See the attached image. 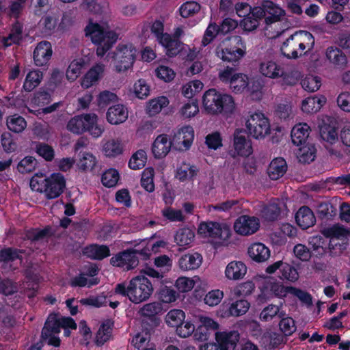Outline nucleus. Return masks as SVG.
Wrapping results in <instances>:
<instances>
[{"label":"nucleus","instance_id":"obj_1","mask_svg":"<svg viewBox=\"0 0 350 350\" xmlns=\"http://www.w3.org/2000/svg\"><path fill=\"white\" fill-rule=\"evenodd\" d=\"M152 292L153 284L145 275H137L132 278L128 286L124 283L118 284L115 288L116 294L128 297L134 304L147 300Z\"/></svg>","mask_w":350,"mask_h":350},{"label":"nucleus","instance_id":"obj_2","mask_svg":"<svg viewBox=\"0 0 350 350\" xmlns=\"http://www.w3.org/2000/svg\"><path fill=\"white\" fill-rule=\"evenodd\" d=\"M202 103L206 112L211 115H231L235 109V103L232 96L221 93L213 88L204 92Z\"/></svg>","mask_w":350,"mask_h":350},{"label":"nucleus","instance_id":"obj_3","mask_svg":"<svg viewBox=\"0 0 350 350\" xmlns=\"http://www.w3.org/2000/svg\"><path fill=\"white\" fill-rule=\"evenodd\" d=\"M85 35L90 37L96 45V55L103 57L116 42L118 35L111 30L105 29L98 23L90 22L85 28Z\"/></svg>","mask_w":350,"mask_h":350},{"label":"nucleus","instance_id":"obj_4","mask_svg":"<svg viewBox=\"0 0 350 350\" xmlns=\"http://www.w3.org/2000/svg\"><path fill=\"white\" fill-rule=\"evenodd\" d=\"M245 54V43L241 36L237 35L226 38L216 49V55L219 59L232 63L234 66Z\"/></svg>","mask_w":350,"mask_h":350},{"label":"nucleus","instance_id":"obj_5","mask_svg":"<svg viewBox=\"0 0 350 350\" xmlns=\"http://www.w3.org/2000/svg\"><path fill=\"white\" fill-rule=\"evenodd\" d=\"M150 250L148 247L142 250L126 249L116 254L110 258V264L124 271L134 269L139 264V256L144 260L149 258Z\"/></svg>","mask_w":350,"mask_h":350},{"label":"nucleus","instance_id":"obj_6","mask_svg":"<svg viewBox=\"0 0 350 350\" xmlns=\"http://www.w3.org/2000/svg\"><path fill=\"white\" fill-rule=\"evenodd\" d=\"M136 52L135 48L132 44H119L111 57L116 71L121 72L133 67Z\"/></svg>","mask_w":350,"mask_h":350},{"label":"nucleus","instance_id":"obj_7","mask_svg":"<svg viewBox=\"0 0 350 350\" xmlns=\"http://www.w3.org/2000/svg\"><path fill=\"white\" fill-rule=\"evenodd\" d=\"M245 125L250 135L255 139L264 138L270 133L269 120L262 113L252 114L247 120Z\"/></svg>","mask_w":350,"mask_h":350},{"label":"nucleus","instance_id":"obj_8","mask_svg":"<svg viewBox=\"0 0 350 350\" xmlns=\"http://www.w3.org/2000/svg\"><path fill=\"white\" fill-rule=\"evenodd\" d=\"M66 188V179L61 173H53L48 177L44 193L46 199H55L60 196Z\"/></svg>","mask_w":350,"mask_h":350},{"label":"nucleus","instance_id":"obj_9","mask_svg":"<svg viewBox=\"0 0 350 350\" xmlns=\"http://www.w3.org/2000/svg\"><path fill=\"white\" fill-rule=\"evenodd\" d=\"M278 270L281 273L279 278L282 280L294 282L299 278L297 269L293 265L282 260L276 261L269 265L266 268L265 271L268 274H273Z\"/></svg>","mask_w":350,"mask_h":350},{"label":"nucleus","instance_id":"obj_10","mask_svg":"<svg viewBox=\"0 0 350 350\" xmlns=\"http://www.w3.org/2000/svg\"><path fill=\"white\" fill-rule=\"evenodd\" d=\"M260 228V221L254 216L243 215L234 224L235 232L241 235L248 236L254 234Z\"/></svg>","mask_w":350,"mask_h":350},{"label":"nucleus","instance_id":"obj_11","mask_svg":"<svg viewBox=\"0 0 350 350\" xmlns=\"http://www.w3.org/2000/svg\"><path fill=\"white\" fill-rule=\"evenodd\" d=\"M239 338V334L236 331L215 333V340L219 350H234Z\"/></svg>","mask_w":350,"mask_h":350},{"label":"nucleus","instance_id":"obj_12","mask_svg":"<svg viewBox=\"0 0 350 350\" xmlns=\"http://www.w3.org/2000/svg\"><path fill=\"white\" fill-rule=\"evenodd\" d=\"M53 49L51 44L49 41H41L36 46L33 58L34 64L37 66L47 65L51 58Z\"/></svg>","mask_w":350,"mask_h":350},{"label":"nucleus","instance_id":"obj_13","mask_svg":"<svg viewBox=\"0 0 350 350\" xmlns=\"http://www.w3.org/2000/svg\"><path fill=\"white\" fill-rule=\"evenodd\" d=\"M260 72L265 77L271 79H277L282 77L284 83L286 84H292L291 82H287V77L288 76L284 72L282 67L273 61L263 62L260 64Z\"/></svg>","mask_w":350,"mask_h":350},{"label":"nucleus","instance_id":"obj_14","mask_svg":"<svg viewBox=\"0 0 350 350\" xmlns=\"http://www.w3.org/2000/svg\"><path fill=\"white\" fill-rule=\"evenodd\" d=\"M234 148L239 156L248 157L252 153V146L250 140L247 139L245 131L236 129L234 133Z\"/></svg>","mask_w":350,"mask_h":350},{"label":"nucleus","instance_id":"obj_15","mask_svg":"<svg viewBox=\"0 0 350 350\" xmlns=\"http://www.w3.org/2000/svg\"><path fill=\"white\" fill-rule=\"evenodd\" d=\"M175 144L173 138L169 139L167 135L161 134L157 137L152 146V152L156 159L165 157L170 148Z\"/></svg>","mask_w":350,"mask_h":350},{"label":"nucleus","instance_id":"obj_16","mask_svg":"<svg viewBox=\"0 0 350 350\" xmlns=\"http://www.w3.org/2000/svg\"><path fill=\"white\" fill-rule=\"evenodd\" d=\"M202 262V256L198 252L187 253L178 258V266L183 271L196 270Z\"/></svg>","mask_w":350,"mask_h":350},{"label":"nucleus","instance_id":"obj_17","mask_svg":"<svg viewBox=\"0 0 350 350\" xmlns=\"http://www.w3.org/2000/svg\"><path fill=\"white\" fill-rule=\"evenodd\" d=\"M83 254L86 257L96 260H102L111 255L109 246L97 243L85 246L83 249Z\"/></svg>","mask_w":350,"mask_h":350},{"label":"nucleus","instance_id":"obj_18","mask_svg":"<svg viewBox=\"0 0 350 350\" xmlns=\"http://www.w3.org/2000/svg\"><path fill=\"white\" fill-rule=\"evenodd\" d=\"M264 9L266 14L265 23L271 25L280 21L285 15V11L277 4L269 0H264Z\"/></svg>","mask_w":350,"mask_h":350},{"label":"nucleus","instance_id":"obj_19","mask_svg":"<svg viewBox=\"0 0 350 350\" xmlns=\"http://www.w3.org/2000/svg\"><path fill=\"white\" fill-rule=\"evenodd\" d=\"M311 256L321 258L329 254V245L327 239L321 236H313L309 239Z\"/></svg>","mask_w":350,"mask_h":350},{"label":"nucleus","instance_id":"obj_20","mask_svg":"<svg viewBox=\"0 0 350 350\" xmlns=\"http://www.w3.org/2000/svg\"><path fill=\"white\" fill-rule=\"evenodd\" d=\"M295 221L301 228L305 230L314 225L316 217L308 206H303L296 213Z\"/></svg>","mask_w":350,"mask_h":350},{"label":"nucleus","instance_id":"obj_21","mask_svg":"<svg viewBox=\"0 0 350 350\" xmlns=\"http://www.w3.org/2000/svg\"><path fill=\"white\" fill-rule=\"evenodd\" d=\"M175 144L183 145L185 150H188L194 139V131L191 126H184L180 128L172 137Z\"/></svg>","mask_w":350,"mask_h":350},{"label":"nucleus","instance_id":"obj_22","mask_svg":"<svg viewBox=\"0 0 350 350\" xmlns=\"http://www.w3.org/2000/svg\"><path fill=\"white\" fill-rule=\"evenodd\" d=\"M128 118L127 109L121 104L110 107L107 112V120L111 124H120Z\"/></svg>","mask_w":350,"mask_h":350},{"label":"nucleus","instance_id":"obj_23","mask_svg":"<svg viewBox=\"0 0 350 350\" xmlns=\"http://www.w3.org/2000/svg\"><path fill=\"white\" fill-rule=\"evenodd\" d=\"M299 41V31H296L283 42L280 48L282 54L288 59L298 58L297 42Z\"/></svg>","mask_w":350,"mask_h":350},{"label":"nucleus","instance_id":"obj_24","mask_svg":"<svg viewBox=\"0 0 350 350\" xmlns=\"http://www.w3.org/2000/svg\"><path fill=\"white\" fill-rule=\"evenodd\" d=\"M249 256L256 262L267 261L270 257V250L264 243H252L247 250Z\"/></svg>","mask_w":350,"mask_h":350},{"label":"nucleus","instance_id":"obj_25","mask_svg":"<svg viewBox=\"0 0 350 350\" xmlns=\"http://www.w3.org/2000/svg\"><path fill=\"white\" fill-rule=\"evenodd\" d=\"M61 332V317L57 314L51 313L47 317L41 332V337L46 340L51 334Z\"/></svg>","mask_w":350,"mask_h":350},{"label":"nucleus","instance_id":"obj_26","mask_svg":"<svg viewBox=\"0 0 350 350\" xmlns=\"http://www.w3.org/2000/svg\"><path fill=\"white\" fill-rule=\"evenodd\" d=\"M287 168V163L284 158H275L269 165L267 174L270 179L277 180L285 174Z\"/></svg>","mask_w":350,"mask_h":350},{"label":"nucleus","instance_id":"obj_27","mask_svg":"<svg viewBox=\"0 0 350 350\" xmlns=\"http://www.w3.org/2000/svg\"><path fill=\"white\" fill-rule=\"evenodd\" d=\"M114 327V322L111 319L105 320L100 325L96 334L95 344L98 347L103 346L111 338L112 331Z\"/></svg>","mask_w":350,"mask_h":350},{"label":"nucleus","instance_id":"obj_28","mask_svg":"<svg viewBox=\"0 0 350 350\" xmlns=\"http://www.w3.org/2000/svg\"><path fill=\"white\" fill-rule=\"evenodd\" d=\"M91 118V114L87 113L72 118L67 124V129L75 134L86 132L87 126Z\"/></svg>","mask_w":350,"mask_h":350},{"label":"nucleus","instance_id":"obj_29","mask_svg":"<svg viewBox=\"0 0 350 350\" xmlns=\"http://www.w3.org/2000/svg\"><path fill=\"white\" fill-rule=\"evenodd\" d=\"M247 273V267L241 261H232L228 264L225 275L229 280H238L243 278Z\"/></svg>","mask_w":350,"mask_h":350},{"label":"nucleus","instance_id":"obj_30","mask_svg":"<svg viewBox=\"0 0 350 350\" xmlns=\"http://www.w3.org/2000/svg\"><path fill=\"white\" fill-rule=\"evenodd\" d=\"M326 57L331 64L339 68H345L347 64V57L343 51L336 46H329L325 53Z\"/></svg>","mask_w":350,"mask_h":350},{"label":"nucleus","instance_id":"obj_31","mask_svg":"<svg viewBox=\"0 0 350 350\" xmlns=\"http://www.w3.org/2000/svg\"><path fill=\"white\" fill-rule=\"evenodd\" d=\"M310 126L306 123L296 124L291 131V139L293 144L299 146L304 144L309 137Z\"/></svg>","mask_w":350,"mask_h":350},{"label":"nucleus","instance_id":"obj_32","mask_svg":"<svg viewBox=\"0 0 350 350\" xmlns=\"http://www.w3.org/2000/svg\"><path fill=\"white\" fill-rule=\"evenodd\" d=\"M325 103L326 98L323 96L321 97H308L302 101L301 110L306 113H316L321 109Z\"/></svg>","mask_w":350,"mask_h":350},{"label":"nucleus","instance_id":"obj_33","mask_svg":"<svg viewBox=\"0 0 350 350\" xmlns=\"http://www.w3.org/2000/svg\"><path fill=\"white\" fill-rule=\"evenodd\" d=\"M43 78V72L40 70H30L26 75L23 85V90L26 92L33 91L41 83Z\"/></svg>","mask_w":350,"mask_h":350},{"label":"nucleus","instance_id":"obj_34","mask_svg":"<svg viewBox=\"0 0 350 350\" xmlns=\"http://www.w3.org/2000/svg\"><path fill=\"white\" fill-rule=\"evenodd\" d=\"M161 285L157 292V297L159 301L165 304L174 302L179 297V293L177 292L174 287L168 286L161 283Z\"/></svg>","mask_w":350,"mask_h":350},{"label":"nucleus","instance_id":"obj_35","mask_svg":"<svg viewBox=\"0 0 350 350\" xmlns=\"http://www.w3.org/2000/svg\"><path fill=\"white\" fill-rule=\"evenodd\" d=\"M199 169L189 163H183L176 170V177L180 181L193 180L198 175Z\"/></svg>","mask_w":350,"mask_h":350},{"label":"nucleus","instance_id":"obj_36","mask_svg":"<svg viewBox=\"0 0 350 350\" xmlns=\"http://www.w3.org/2000/svg\"><path fill=\"white\" fill-rule=\"evenodd\" d=\"M103 72L102 66L96 64L91 68L82 77L81 85L83 88H89L92 86L100 78V74Z\"/></svg>","mask_w":350,"mask_h":350},{"label":"nucleus","instance_id":"obj_37","mask_svg":"<svg viewBox=\"0 0 350 350\" xmlns=\"http://www.w3.org/2000/svg\"><path fill=\"white\" fill-rule=\"evenodd\" d=\"M299 40L297 42V51H301L299 56L306 54V51L304 52L305 49H307L308 51H310L313 49L314 38L311 33L306 31H299Z\"/></svg>","mask_w":350,"mask_h":350},{"label":"nucleus","instance_id":"obj_38","mask_svg":"<svg viewBox=\"0 0 350 350\" xmlns=\"http://www.w3.org/2000/svg\"><path fill=\"white\" fill-rule=\"evenodd\" d=\"M281 213V208L278 204L271 202L262 206L260 210V216L267 221H274L277 220Z\"/></svg>","mask_w":350,"mask_h":350},{"label":"nucleus","instance_id":"obj_39","mask_svg":"<svg viewBox=\"0 0 350 350\" xmlns=\"http://www.w3.org/2000/svg\"><path fill=\"white\" fill-rule=\"evenodd\" d=\"M85 61L83 58L75 59L69 64L66 70V78L68 81H75L81 73L85 66Z\"/></svg>","mask_w":350,"mask_h":350},{"label":"nucleus","instance_id":"obj_40","mask_svg":"<svg viewBox=\"0 0 350 350\" xmlns=\"http://www.w3.org/2000/svg\"><path fill=\"white\" fill-rule=\"evenodd\" d=\"M123 148L120 141L116 139H110L106 141L103 145V152L107 157H116L121 154Z\"/></svg>","mask_w":350,"mask_h":350},{"label":"nucleus","instance_id":"obj_41","mask_svg":"<svg viewBox=\"0 0 350 350\" xmlns=\"http://www.w3.org/2000/svg\"><path fill=\"white\" fill-rule=\"evenodd\" d=\"M349 239L327 240L329 245V256L332 257L341 255L349 245Z\"/></svg>","mask_w":350,"mask_h":350},{"label":"nucleus","instance_id":"obj_42","mask_svg":"<svg viewBox=\"0 0 350 350\" xmlns=\"http://www.w3.org/2000/svg\"><path fill=\"white\" fill-rule=\"evenodd\" d=\"M6 124L8 129L16 133L22 132L27 126L25 119L18 114L8 116Z\"/></svg>","mask_w":350,"mask_h":350},{"label":"nucleus","instance_id":"obj_43","mask_svg":"<svg viewBox=\"0 0 350 350\" xmlns=\"http://www.w3.org/2000/svg\"><path fill=\"white\" fill-rule=\"evenodd\" d=\"M250 85L248 77L243 73H237L230 83V88L233 92L238 94L243 92Z\"/></svg>","mask_w":350,"mask_h":350},{"label":"nucleus","instance_id":"obj_44","mask_svg":"<svg viewBox=\"0 0 350 350\" xmlns=\"http://www.w3.org/2000/svg\"><path fill=\"white\" fill-rule=\"evenodd\" d=\"M250 306V304L246 299H239L232 302L228 308V315L239 317L245 314Z\"/></svg>","mask_w":350,"mask_h":350},{"label":"nucleus","instance_id":"obj_45","mask_svg":"<svg viewBox=\"0 0 350 350\" xmlns=\"http://www.w3.org/2000/svg\"><path fill=\"white\" fill-rule=\"evenodd\" d=\"M169 104L168 99L165 96H161L157 98L150 100L147 105V113L150 116H154L159 113L161 109Z\"/></svg>","mask_w":350,"mask_h":350},{"label":"nucleus","instance_id":"obj_46","mask_svg":"<svg viewBox=\"0 0 350 350\" xmlns=\"http://www.w3.org/2000/svg\"><path fill=\"white\" fill-rule=\"evenodd\" d=\"M323 234L326 238H329V240L333 239H349V232L347 229L340 226H332L331 228L325 229Z\"/></svg>","mask_w":350,"mask_h":350},{"label":"nucleus","instance_id":"obj_47","mask_svg":"<svg viewBox=\"0 0 350 350\" xmlns=\"http://www.w3.org/2000/svg\"><path fill=\"white\" fill-rule=\"evenodd\" d=\"M97 163L96 157L90 152H83L79 159L77 166L81 171H92Z\"/></svg>","mask_w":350,"mask_h":350},{"label":"nucleus","instance_id":"obj_48","mask_svg":"<svg viewBox=\"0 0 350 350\" xmlns=\"http://www.w3.org/2000/svg\"><path fill=\"white\" fill-rule=\"evenodd\" d=\"M35 151L46 161H52L55 157V150L53 148L44 142L35 143Z\"/></svg>","mask_w":350,"mask_h":350},{"label":"nucleus","instance_id":"obj_49","mask_svg":"<svg viewBox=\"0 0 350 350\" xmlns=\"http://www.w3.org/2000/svg\"><path fill=\"white\" fill-rule=\"evenodd\" d=\"M147 161L146 152L144 150H138L134 153L129 162V167L132 170H139L143 168Z\"/></svg>","mask_w":350,"mask_h":350},{"label":"nucleus","instance_id":"obj_50","mask_svg":"<svg viewBox=\"0 0 350 350\" xmlns=\"http://www.w3.org/2000/svg\"><path fill=\"white\" fill-rule=\"evenodd\" d=\"M185 318V314L182 310L173 309L169 311L165 317L166 323L176 329L183 323Z\"/></svg>","mask_w":350,"mask_h":350},{"label":"nucleus","instance_id":"obj_51","mask_svg":"<svg viewBox=\"0 0 350 350\" xmlns=\"http://www.w3.org/2000/svg\"><path fill=\"white\" fill-rule=\"evenodd\" d=\"M23 251L13 247H6L0 250V262H13L17 259H21V254Z\"/></svg>","mask_w":350,"mask_h":350},{"label":"nucleus","instance_id":"obj_52","mask_svg":"<svg viewBox=\"0 0 350 350\" xmlns=\"http://www.w3.org/2000/svg\"><path fill=\"white\" fill-rule=\"evenodd\" d=\"M195 237L194 233L189 228H182L176 232L174 239L176 243L181 246L190 245Z\"/></svg>","mask_w":350,"mask_h":350},{"label":"nucleus","instance_id":"obj_53","mask_svg":"<svg viewBox=\"0 0 350 350\" xmlns=\"http://www.w3.org/2000/svg\"><path fill=\"white\" fill-rule=\"evenodd\" d=\"M119 178L118 171L114 168H110L103 174L101 182L105 187L110 188L116 185Z\"/></svg>","mask_w":350,"mask_h":350},{"label":"nucleus","instance_id":"obj_54","mask_svg":"<svg viewBox=\"0 0 350 350\" xmlns=\"http://www.w3.org/2000/svg\"><path fill=\"white\" fill-rule=\"evenodd\" d=\"M302 88L310 92L317 91L321 85V78L318 76L308 75L301 82Z\"/></svg>","mask_w":350,"mask_h":350},{"label":"nucleus","instance_id":"obj_55","mask_svg":"<svg viewBox=\"0 0 350 350\" xmlns=\"http://www.w3.org/2000/svg\"><path fill=\"white\" fill-rule=\"evenodd\" d=\"M46 181H48V177H46L42 173H37L30 179L29 185L33 191L44 193Z\"/></svg>","mask_w":350,"mask_h":350},{"label":"nucleus","instance_id":"obj_56","mask_svg":"<svg viewBox=\"0 0 350 350\" xmlns=\"http://www.w3.org/2000/svg\"><path fill=\"white\" fill-rule=\"evenodd\" d=\"M37 165V160L32 156H27L18 163L17 170L20 173L33 172Z\"/></svg>","mask_w":350,"mask_h":350},{"label":"nucleus","instance_id":"obj_57","mask_svg":"<svg viewBox=\"0 0 350 350\" xmlns=\"http://www.w3.org/2000/svg\"><path fill=\"white\" fill-rule=\"evenodd\" d=\"M79 302L83 306H89L94 308H100L102 306H106L107 297L103 295L90 296L88 297L80 299Z\"/></svg>","mask_w":350,"mask_h":350},{"label":"nucleus","instance_id":"obj_58","mask_svg":"<svg viewBox=\"0 0 350 350\" xmlns=\"http://www.w3.org/2000/svg\"><path fill=\"white\" fill-rule=\"evenodd\" d=\"M200 8V5L196 1H187L180 6V14L183 18H188L198 13Z\"/></svg>","mask_w":350,"mask_h":350},{"label":"nucleus","instance_id":"obj_59","mask_svg":"<svg viewBox=\"0 0 350 350\" xmlns=\"http://www.w3.org/2000/svg\"><path fill=\"white\" fill-rule=\"evenodd\" d=\"M98 116L96 114H91V118L87 126L86 132H88L93 137L98 138L105 131L103 126L97 124Z\"/></svg>","mask_w":350,"mask_h":350},{"label":"nucleus","instance_id":"obj_60","mask_svg":"<svg viewBox=\"0 0 350 350\" xmlns=\"http://www.w3.org/2000/svg\"><path fill=\"white\" fill-rule=\"evenodd\" d=\"M221 230V224L215 221L202 222L199 225L198 233L205 237H212L213 230Z\"/></svg>","mask_w":350,"mask_h":350},{"label":"nucleus","instance_id":"obj_61","mask_svg":"<svg viewBox=\"0 0 350 350\" xmlns=\"http://www.w3.org/2000/svg\"><path fill=\"white\" fill-rule=\"evenodd\" d=\"M316 157V148L314 146H303L299 149V160L301 163H310Z\"/></svg>","mask_w":350,"mask_h":350},{"label":"nucleus","instance_id":"obj_62","mask_svg":"<svg viewBox=\"0 0 350 350\" xmlns=\"http://www.w3.org/2000/svg\"><path fill=\"white\" fill-rule=\"evenodd\" d=\"M336 208L329 202H322L318 206V214L322 219H332L336 214Z\"/></svg>","mask_w":350,"mask_h":350},{"label":"nucleus","instance_id":"obj_63","mask_svg":"<svg viewBox=\"0 0 350 350\" xmlns=\"http://www.w3.org/2000/svg\"><path fill=\"white\" fill-rule=\"evenodd\" d=\"M79 334L82 336V338L80 340V344L81 345L88 347L90 345V340L92 338V331L85 320L80 321L79 323Z\"/></svg>","mask_w":350,"mask_h":350},{"label":"nucleus","instance_id":"obj_64","mask_svg":"<svg viewBox=\"0 0 350 350\" xmlns=\"http://www.w3.org/2000/svg\"><path fill=\"white\" fill-rule=\"evenodd\" d=\"M161 311V306L158 302H152L145 304L140 310L142 316L154 317Z\"/></svg>","mask_w":350,"mask_h":350}]
</instances>
